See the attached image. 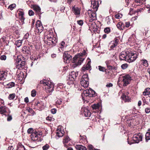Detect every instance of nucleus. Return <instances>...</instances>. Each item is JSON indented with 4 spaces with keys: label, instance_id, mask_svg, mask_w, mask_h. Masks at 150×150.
Returning a JSON list of instances; mask_svg holds the SVG:
<instances>
[{
    "label": "nucleus",
    "instance_id": "f257e3e1",
    "mask_svg": "<svg viewBox=\"0 0 150 150\" xmlns=\"http://www.w3.org/2000/svg\"><path fill=\"white\" fill-rule=\"evenodd\" d=\"M86 53V51L84 50L81 54L76 55L73 58L74 63L73 64L74 67L80 65L83 62L85 59V56Z\"/></svg>",
    "mask_w": 150,
    "mask_h": 150
},
{
    "label": "nucleus",
    "instance_id": "f03ea898",
    "mask_svg": "<svg viewBox=\"0 0 150 150\" xmlns=\"http://www.w3.org/2000/svg\"><path fill=\"white\" fill-rule=\"evenodd\" d=\"M40 83L43 84L45 86V88L46 92L50 94L54 90V83L50 81L44 80L40 81Z\"/></svg>",
    "mask_w": 150,
    "mask_h": 150
},
{
    "label": "nucleus",
    "instance_id": "7ed1b4c3",
    "mask_svg": "<svg viewBox=\"0 0 150 150\" xmlns=\"http://www.w3.org/2000/svg\"><path fill=\"white\" fill-rule=\"evenodd\" d=\"M95 94V91L92 89L90 88L88 90L84 91L81 94V96L83 99L84 100L85 98V97H94Z\"/></svg>",
    "mask_w": 150,
    "mask_h": 150
},
{
    "label": "nucleus",
    "instance_id": "20e7f679",
    "mask_svg": "<svg viewBox=\"0 0 150 150\" xmlns=\"http://www.w3.org/2000/svg\"><path fill=\"white\" fill-rule=\"evenodd\" d=\"M81 84L84 88H87L88 86V78L87 74H84L80 80Z\"/></svg>",
    "mask_w": 150,
    "mask_h": 150
},
{
    "label": "nucleus",
    "instance_id": "39448f33",
    "mask_svg": "<svg viewBox=\"0 0 150 150\" xmlns=\"http://www.w3.org/2000/svg\"><path fill=\"white\" fill-rule=\"evenodd\" d=\"M128 62H131L134 61L137 58V54L135 52H129L128 54Z\"/></svg>",
    "mask_w": 150,
    "mask_h": 150
},
{
    "label": "nucleus",
    "instance_id": "423d86ee",
    "mask_svg": "<svg viewBox=\"0 0 150 150\" xmlns=\"http://www.w3.org/2000/svg\"><path fill=\"white\" fill-rule=\"evenodd\" d=\"M122 82L124 86H126L130 82L131 80V77L129 75H127L122 77Z\"/></svg>",
    "mask_w": 150,
    "mask_h": 150
},
{
    "label": "nucleus",
    "instance_id": "0eeeda50",
    "mask_svg": "<svg viewBox=\"0 0 150 150\" xmlns=\"http://www.w3.org/2000/svg\"><path fill=\"white\" fill-rule=\"evenodd\" d=\"M16 68L21 69V68H24L25 62L24 61L22 60L20 58H18L16 60Z\"/></svg>",
    "mask_w": 150,
    "mask_h": 150
},
{
    "label": "nucleus",
    "instance_id": "6e6552de",
    "mask_svg": "<svg viewBox=\"0 0 150 150\" xmlns=\"http://www.w3.org/2000/svg\"><path fill=\"white\" fill-rule=\"evenodd\" d=\"M129 51H123L119 55V58L121 60H127L128 61V54Z\"/></svg>",
    "mask_w": 150,
    "mask_h": 150
},
{
    "label": "nucleus",
    "instance_id": "1a4fd4ad",
    "mask_svg": "<svg viewBox=\"0 0 150 150\" xmlns=\"http://www.w3.org/2000/svg\"><path fill=\"white\" fill-rule=\"evenodd\" d=\"M87 63L86 64L84 65L81 68L82 72H84L86 70H91V61L90 59H87Z\"/></svg>",
    "mask_w": 150,
    "mask_h": 150
},
{
    "label": "nucleus",
    "instance_id": "9d476101",
    "mask_svg": "<svg viewBox=\"0 0 150 150\" xmlns=\"http://www.w3.org/2000/svg\"><path fill=\"white\" fill-rule=\"evenodd\" d=\"M63 58L64 62L67 63H69L70 61L71 60L72 57L67 52H65L63 54Z\"/></svg>",
    "mask_w": 150,
    "mask_h": 150
},
{
    "label": "nucleus",
    "instance_id": "9b49d317",
    "mask_svg": "<svg viewBox=\"0 0 150 150\" xmlns=\"http://www.w3.org/2000/svg\"><path fill=\"white\" fill-rule=\"evenodd\" d=\"M41 132H38L36 131H34L31 135V138L33 140H37L38 138H40L42 136Z\"/></svg>",
    "mask_w": 150,
    "mask_h": 150
},
{
    "label": "nucleus",
    "instance_id": "f8f14e48",
    "mask_svg": "<svg viewBox=\"0 0 150 150\" xmlns=\"http://www.w3.org/2000/svg\"><path fill=\"white\" fill-rule=\"evenodd\" d=\"M91 7L95 11H97L99 7V2L96 0H91Z\"/></svg>",
    "mask_w": 150,
    "mask_h": 150
},
{
    "label": "nucleus",
    "instance_id": "ddd939ff",
    "mask_svg": "<svg viewBox=\"0 0 150 150\" xmlns=\"http://www.w3.org/2000/svg\"><path fill=\"white\" fill-rule=\"evenodd\" d=\"M142 136L140 134H135L132 137L133 140L136 143H138L142 140Z\"/></svg>",
    "mask_w": 150,
    "mask_h": 150
},
{
    "label": "nucleus",
    "instance_id": "4468645a",
    "mask_svg": "<svg viewBox=\"0 0 150 150\" xmlns=\"http://www.w3.org/2000/svg\"><path fill=\"white\" fill-rule=\"evenodd\" d=\"M72 11L74 14L76 16V17L79 16L80 13V9L78 7L75 6L73 7Z\"/></svg>",
    "mask_w": 150,
    "mask_h": 150
},
{
    "label": "nucleus",
    "instance_id": "2eb2a0df",
    "mask_svg": "<svg viewBox=\"0 0 150 150\" xmlns=\"http://www.w3.org/2000/svg\"><path fill=\"white\" fill-rule=\"evenodd\" d=\"M96 11H95V10L91 11V12L89 13V16L90 17V19L89 20L90 22H92L93 21L96 20Z\"/></svg>",
    "mask_w": 150,
    "mask_h": 150
},
{
    "label": "nucleus",
    "instance_id": "dca6fc26",
    "mask_svg": "<svg viewBox=\"0 0 150 150\" xmlns=\"http://www.w3.org/2000/svg\"><path fill=\"white\" fill-rule=\"evenodd\" d=\"M36 27L38 32L41 33L43 29V27L41 22L40 21H38L36 23Z\"/></svg>",
    "mask_w": 150,
    "mask_h": 150
},
{
    "label": "nucleus",
    "instance_id": "f3484780",
    "mask_svg": "<svg viewBox=\"0 0 150 150\" xmlns=\"http://www.w3.org/2000/svg\"><path fill=\"white\" fill-rule=\"evenodd\" d=\"M64 133V132L62 128L60 127V128H57L56 131L57 136H58L59 137H61L63 136Z\"/></svg>",
    "mask_w": 150,
    "mask_h": 150
},
{
    "label": "nucleus",
    "instance_id": "a211bd4d",
    "mask_svg": "<svg viewBox=\"0 0 150 150\" xmlns=\"http://www.w3.org/2000/svg\"><path fill=\"white\" fill-rule=\"evenodd\" d=\"M22 50L24 53L30 54V49L29 47L24 46L22 49Z\"/></svg>",
    "mask_w": 150,
    "mask_h": 150
},
{
    "label": "nucleus",
    "instance_id": "6ab92c4d",
    "mask_svg": "<svg viewBox=\"0 0 150 150\" xmlns=\"http://www.w3.org/2000/svg\"><path fill=\"white\" fill-rule=\"evenodd\" d=\"M17 12L19 15L20 19L22 22H23L25 18L23 17L24 13L22 11V10L19 9L18 10Z\"/></svg>",
    "mask_w": 150,
    "mask_h": 150
},
{
    "label": "nucleus",
    "instance_id": "aec40b11",
    "mask_svg": "<svg viewBox=\"0 0 150 150\" xmlns=\"http://www.w3.org/2000/svg\"><path fill=\"white\" fill-rule=\"evenodd\" d=\"M78 75L77 73L74 71H72L69 74V78L72 81L74 80Z\"/></svg>",
    "mask_w": 150,
    "mask_h": 150
},
{
    "label": "nucleus",
    "instance_id": "412c9836",
    "mask_svg": "<svg viewBox=\"0 0 150 150\" xmlns=\"http://www.w3.org/2000/svg\"><path fill=\"white\" fill-rule=\"evenodd\" d=\"M56 42V38H52L47 40V44L49 45H50L54 44Z\"/></svg>",
    "mask_w": 150,
    "mask_h": 150
},
{
    "label": "nucleus",
    "instance_id": "4be33fe9",
    "mask_svg": "<svg viewBox=\"0 0 150 150\" xmlns=\"http://www.w3.org/2000/svg\"><path fill=\"white\" fill-rule=\"evenodd\" d=\"M117 26L118 28L120 30H123L125 28V25L124 23L120 22L117 25Z\"/></svg>",
    "mask_w": 150,
    "mask_h": 150
},
{
    "label": "nucleus",
    "instance_id": "5701e85b",
    "mask_svg": "<svg viewBox=\"0 0 150 150\" xmlns=\"http://www.w3.org/2000/svg\"><path fill=\"white\" fill-rule=\"evenodd\" d=\"M83 113L84 115L86 117H90L91 112L86 108H83Z\"/></svg>",
    "mask_w": 150,
    "mask_h": 150
},
{
    "label": "nucleus",
    "instance_id": "b1692460",
    "mask_svg": "<svg viewBox=\"0 0 150 150\" xmlns=\"http://www.w3.org/2000/svg\"><path fill=\"white\" fill-rule=\"evenodd\" d=\"M33 8L37 13L39 14L40 13V8L39 6L37 5H34L33 6Z\"/></svg>",
    "mask_w": 150,
    "mask_h": 150
},
{
    "label": "nucleus",
    "instance_id": "393cba45",
    "mask_svg": "<svg viewBox=\"0 0 150 150\" xmlns=\"http://www.w3.org/2000/svg\"><path fill=\"white\" fill-rule=\"evenodd\" d=\"M7 108L5 106H1L0 107V112L1 114H3L6 112Z\"/></svg>",
    "mask_w": 150,
    "mask_h": 150
},
{
    "label": "nucleus",
    "instance_id": "a878e982",
    "mask_svg": "<svg viewBox=\"0 0 150 150\" xmlns=\"http://www.w3.org/2000/svg\"><path fill=\"white\" fill-rule=\"evenodd\" d=\"M76 148L77 150H87L85 146L81 145H77Z\"/></svg>",
    "mask_w": 150,
    "mask_h": 150
},
{
    "label": "nucleus",
    "instance_id": "bb28decb",
    "mask_svg": "<svg viewBox=\"0 0 150 150\" xmlns=\"http://www.w3.org/2000/svg\"><path fill=\"white\" fill-rule=\"evenodd\" d=\"M150 93V88H148L146 89L143 93L144 96H149Z\"/></svg>",
    "mask_w": 150,
    "mask_h": 150
},
{
    "label": "nucleus",
    "instance_id": "cd10ccee",
    "mask_svg": "<svg viewBox=\"0 0 150 150\" xmlns=\"http://www.w3.org/2000/svg\"><path fill=\"white\" fill-rule=\"evenodd\" d=\"M59 47L61 51H63L64 48L66 47L65 45V43L64 41H62L59 44Z\"/></svg>",
    "mask_w": 150,
    "mask_h": 150
},
{
    "label": "nucleus",
    "instance_id": "c85d7f7f",
    "mask_svg": "<svg viewBox=\"0 0 150 150\" xmlns=\"http://www.w3.org/2000/svg\"><path fill=\"white\" fill-rule=\"evenodd\" d=\"M5 79V73L4 71L0 72V81L4 80Z\"/></svg>",
    "mask_w": 150,
    "mask_h": 150
},
{
    "label": "nucleus",
    "instance_id": "c756f323",
    "mask_svg": "<svg viewBox=\"0 0 150 150\" xmlns=\"http://www.w3.org/2000/svg\"><path fill=\"white\" fill-rule=\"evenodd\" d=\"M121 98H122V99L125 102H128L129 101V97L128 96H126L124 94L122 95L121 96Z\"/></svg>",
    "mask_w": 150,
    "mask_h": 150
},
{
    "label": "nucleus",
    "instance_id": "7c9ffc66",
    "mask_svg": "<svg viewBox=\"0 0 150 150\" xmlns=\"http://www.w3.org/2000/svg\"><path fill=\"white\" fill-rule=\"evenodd\" d=\"M150 139V132H147L145 135V141L146 142H148Z\"/></svg>",
    "mask_w": 150,
    "mask_h": 150
},
{
    "label": "nucleus",
    "instance_id": "2f4dec72",
    "mask_svg": "<svg viewBox=\"0 0 150 150\" xmlns=\"http://www.w3.org/2000/svg\"><path fill=\"white\" fill-rule=\"evenodd\" d=\"M22 43V41L21 40H18L16 41L15 44L18 47H19L21 45Z\"/></svg>",
    "mask_w": 150,
    "mask_h": 150
},
{
    "label": "nucleus",
    "instance_id": "473e14b6",
    "mask_svg": "<svg viewBox=\"0 0 150 150\" xmlns=\"http://www.w3.org/2000/svg\"><path fill=\"white\" fill-rule=\"evenodd\" d=\"M17 150H25V148L24 146L21 144H18L17 146Z\"/></svg>",
    "mask_w": 150,
    "mask_h": 150
},
{
    "label": "nucleus",
    "instance_id": "72a5a7b5",
    "mask_svg": "<svg viewBox=\"0 0 150 150\" xmlns=\"http://www.w3.org/2000/svg\"><path fill=\"white\" fill-rule=\"evenodd\" d=\"M16 5L15 4H12L10 5L8 7V8L12 11L16 7Z\"/></svg>",
    "mask_w": 150,
    "mask_h": 150
},
{
    "label": "nucleus",
    "instance_id": "f704fd0d",
    "mask_svg": "<svg viewBox=\"0 0 150 150\" xmlns=\"http://www.w3.org/2000/svg\"><path fill=\"white\" fill-rule=\"evenodd\" d=\"M46 38H47V40L50 39H51L52 38H55V37H54L53 34L51 33H49L47 34Z\"/></svg>",
    "mask_w": 150,
    "mask_h": 150
},
{
    "label": "nucleus",
    "instance_id": "c9c22d12",
    "mask_svg": "<svg viewBox=\"0 0 150 150\" xmlns=\"http://www.w3.org/2000/svg\"><path fill=\"white\" fill-rule=\"evenodd\" d=\"M16 96V94L14 93H12L9 94V95L8 98L10 100H13L15 98Z\"/></svg>",
    "mask_w": 150,
    "mask_h": 150
},
{
    "label": "nucleus",
    "instance_id": "e433bc0d",
    "mask_svg": "<svg viewBox=\"0 0 150 150\" xmlns=\"http://www.w3.org/2000/svg\"><path fill=\"white\" fill-rule=\"evenodd\" d=\"M141 62L143 64L145 67H148V64L147 61L146 59H143L141 60Z\"/></svg>",
    "mask_w": 150,
    "mask_h": 150
},
{
    "label": "nucleus",
    "instance_id": "4c0bfd02",
    "mask_svg": "<svg viewBox=\"0 0 150 150\" xmlns=\"http://www.w3.org/2000/svg\"><path fill=\"white\" fill-rule=\"evenodd\" d=\"M26 110L32 114L33 115H34L35 113V112L33 110L30 108H28L26 109Z\"/></svg>",
    "mask_w": 150,
    "mask_h": 150
},
{
    "label": "nucleus",
    "instance_id": "58836bf2",
    "mask_svg": "<svg viewBox=\"0 0 150 150\" xmlns=\"http://www.w3.org/2000/svg\"><path fill=\"white\" fill-rule=\"evenodd\" d=\"M135 38V35L134 34H132L129 38L128 40L130 42H133L134 41Z\"/></svg>",
    "mask_w": 150,
    "mask_h": 150
},
{
    "label": "nucleus",
    "instance_id": "ea45409f",
    "mask_svg": "<svg viewBox=\"0 0 150 150\" xmlns=\"http://www.w3.org/2000/svg\"><path fill=\"white\" fill-rule=\"evenodd\" d=\"M30 59L32 61L37 60L38 59V57L37 56L33 55L30 57Z\"/></svg>",
    "mask_w": 150,
    "mask_h": 150
},
{
    "label": "nucleus",
    "instance_id": "a19ab883",
    "mask_svg": "<svg viewBox=\"0 0 150 150\" xmlns=\"http://www.w3.org/2000/svg\"><path fill=\"white\" fill-rule=\"evenodd\" d=\"M92 108L93 110H96L99 108V105L97 104H94L92 105Z\"/></svg>",
    "mask_w": 150,
    "mask_h": 150
},
{
    "label": "nucleus",
    "instance_id": "79ce46f5",
    "mask_svg": "<svg viewBox=\"0 0 150 150\" xmlns=\"http://www.w3.org/2000/svg\"><path fill=\"white\" fill-rule=\"evenodd\" d=\"M98 69L99 71L103 72H104L106 71V69L105 67L100 66H98Z\"/></svg>",
    "mask_w": 150,
    "mask_h": 150
},
{
    "label": "nucleus",
    "instance_id": "37998d69",
    "mask_svg": "<svg viewBox=\"0 0 150 150\" xmlns=\"http://www.w3.org/2000/svg\"><path fill=\"white\" fill-rule=\"evenodd\" d=\"M128 67V64H127L125 63L121 65V67L123 69H126Z\"/></svg>",
    "mask_w": 150,
    "mask_h": 150
},
{
    "label": "nucleus",
    "instance_id": "c03bdc74",
    "mask_svg": "<svg viewBox=\"0 0 150 150\" xmlns=\"http://www.w3.org/2000/svg\"><path fill=\"white\" fill-rule=\"evenodd\" d=\"M70 140L69 137L66 136L63 140V142L64 143H67Z\"/></svg>",
    "mask_w": 150,
    "mask_h": 150
},
{
    "label": "nucleus",
    "instance_id": "a18cd8bd",
    "mask_svg": "<svg viewBox=\"0 0 150 150\" xmlns=\"http://www.w3.org/2000/svg\"><path fill=\"white\" fill-rule=\"evenodd\" d=\"M113 61L112 60H108L106 61L105 63L107 65V66H108L109 65H110L112 64V62Z\"/></svg>",
    "mask_w": 150,
    "mask_h": 150
},
{
    "label": "nucleus",
    "instance_id": "49530a36",
    "mask_svg": "<svg viewBox=\"0 0 150 150\" xmlns=\"http://www.w3.org/2000/svg\"><path fill=\"white\" fill-rule=\"evenodd\" d=\"M8 88H11L14 86L15 83L13 82H11L8 83Z\"/></svg>",
    "mask_w": 150,
    "mask_h": 150
},
{
    "label": "nucleus",
    "instance_id": "de8ad7c7",
    "mask_svg": "<svg viewBox=\"0 0 150 150\" xmlns=\"http://www.w3.org/2000/svg\"><path fill=\"white\" fill-rule=\"evenodd\" d=\"M122 15L121 14H117L115 16V17L117 19H119L122 17Z\"/></svg>",
    "mask_w": 150,
    "mask_h": 150
},
{
    "label": "nucleus",
    "instance_id": "09e8293b",
    "mask_svg": "<svg viewBox=\"0 0 150 150\" xmlns=\"http://www.w3.org/2000/svg\"><path fill=\"white\" fill-rule=\"evenodd\" d=\"M49 148V146L47 144H46L42 147V149L43 150H47Z\"/></svg>",
    "mask_w": 150,
    "mask_h": 150
},
{
    "label": "nucleus",
    "instance_id": "8fccbe9b",
    "mask_svg": "<svg viewBox=\"0 0 150 150\" xmlns=\"http://www.w3.org/2000/svg\"><path fill=\"white\" fill-rule=\"evenodd\" d=\"M36 94V92L35 90H33L31 91V95L32 97H35Z\"/></svg>",
    "mask_w": 150,
    "mask_h": 150
},
{
    "label": "nucleus",
    "instance_id": "3c124183",
    "mask_svg": "<svg viewBox=\"0 0 150 150\" xmlns=\"http://www.w3.org/2000/svg\"><path fill=\"white\" fill-rule=\"evenodd\" d=\"M63 86L61 84H59L57 86V91H60L59 89L62 88Z\"/></svg>",
    "mask_w": 150,
    "mask_h": 150
},
{
    "label": "nucleus",
    "instance_id": "603ef678",
    "mask_svg": "<svg viewBox=\"0 0 150 150\" xmlns=\"http://www.w3.org/2000/svg\"><path fill=\"white\" fill-rule=\"evenodd\" d=\"M104 31L105 33H109L110 31V29L109 28H105Z\"/></svg>",
    "mask_w": 150,
    "mask_h": 150
},
{
    "label": "nucleus",
    "instance_id": "864d4df0",
    "mask_svg": "<svg viewBox=\"0 0 150 150\" xmlns=\"http://www.w3.org/2000/svg\"><path fill=\"white\" fill-rule=\"evenodd\" d=\"M135 2L137 3H139L142 4L143 3L144 0H134Z\"/></svg>",
    "mask_w": 150,
    "mask_h": 150
},
{
    "label": "nucleus",
    "instance_id": "5fc2aeb1",
    "mask_svg": "<svg viewBox=\"0 0 150 150\" xmlns=\"http://www.w3.org/2000/svg\"><path fill=\"white\" fill-rule=\"evenodd\" d=\"M28 14L30 16H32L34 15V12L32 10H29L28 12Z\"/></svg>",
    "mask_w": 150,
    "mask_h": 150
},
{
    "label": "nucleus",
    "instance_id": "6e6d98bb",
    "mask_svg": "<svg viewBox=\"0 0 150 150\" xmlns=\"http://www.w3.org/2000/svg\"><path fill=\"white\" fill-rule=\"evenodd\" d=\"M112 42V45L110 46V48H111L112 49L117 46V45L116 43H115L113 42Z\"/></svg>",
    "mask_w": 150,
    "mask_h": 150
},
{
    "label": "nucleus",
    "instance_id": "4d7b16f0",
    "mask_svg": "<svg viewBox=\"0 0 150 150\" xmlns=\"http://www.w3.org/2000/svg\"><path fill=\"white\" fill-rule=\"evenodd\" d=\"M62 99H58L56 101V103L59 105H60L62 103Z\"/></svg>",
    "mask_w": 150,
    "mask_h": 150
},
{
    "label": "nucleus",
    "instance_id": "13d9d810",
    "mask_svg": "<svg viewBox=\"0 0 150 150\" xmlns=\"http://www.w3.org/2000/svg\"><path fill=\"white\" fill-rule=\"evenodd\" d=\"M77 23L78 24L81 26L83 24V21L81 20L78 21H77Z\"/></svg>",
    "mask_w": 150,
    "mask_h": 150
},
{
    "label": "nucleus",
    "instance_id": "bf43d9fd",
    "mask_svg": "<svg viewBox=\"0 0 150 150\" xmlns=\"http://www.w3.org/2000/svg\"><path fill=\"white\" fill-rule=\"evenodd\" d=\"M57 110L55 108H53L51 110V112L52 114H54L56 113L57 112Z\"/></svg>",
    "mask_w": 150,
    "mask_h": 150
},
{
    "label": "nucleus",
    "instance_id": "052dcab7",
    "mask_svg": "<svg viewBox=\"0 0 150 150\" xmlns=\"http://www.w3.org/2000/svg\"><path fill=\"white\" fill-rule=\"evenodd\" d=\"M6 55H3L0 57V59L1 60H5L6 59Z\"/></svg>",
    "mask_w": 150,
    "mask_h": 150
},
{
    "label": "nucleus",
    "instance_id": "680f3d73",
    "mask_svg": "<svg viewBox=\"0 0 150 150\" xmlns=\"http://www.w3.org/2000/svg\"><path fill=\"white\" fill-rule=\"evenodd\" d=\"M28 133L30 134L31 133L33 132V129L32 128H29L27 131Z\"/></svg>",
    "mask_w": 150,
    "mask_h": 150
},
{
    "label": "nucleus",
    "instance_id": "e2e57ef3",
    "mask_svg": "<svg viewBox=\"0 0 150 150\" xmlns=\"http://www.w3.org/2000/svg\"><path fill=\"white\" fill-rule=\"evenodd\" d=\"M88 147L89 150H93V147L92 145H89Z\"/></svg>",
    "mask_w": 150,
    "mask_h": 150
},
{
    "label": "nucleus",
    "instance_id": "0e129e2a",
    "mask_svg": "<svg viewBox=\"0 0 150 150\" xmlns=\"http://www.w3.org/2000/svg\"><path fill=\"white\" fill-rule=\"evenodd\" d=\"M130 25V23L129 22H127L125 23V26L126 28L129 27Z\"/></svg>",
    "mask_w": 150,
    "mask_h": 150
},
{
    "label": "nucleus",
    "instance_id": "69168bd1",
    "mask_svg": "<svg viewBox=\"0 0 150 150\" xmlns=\"http://www.w3.org/2000/svg\"><path fill=\"white\" fill-rule=\"evenodd\" d=\"M12 119V117L11 116L8 115L7 118V121H10Z\"/></svg>",
    "mask_w": 150,
    "mask_h": 150
},
{
    "label": "nucleus",
    "instance_id": "338daca9",
    "mask_svg": "<svg viewBox=\"0 0 150 150\" xmlns=\"http://www.w3.org/2000/svg\"><path fill=\"white\" fill-rule=\"evenodd\" d=\"M107 68L109 69H113L114 67H113L112 66L110 65H109L107 66Z\"/></svg>",
    "mask_w": 150,
    "mask_h": 150
},
{
    "label": "nucleus",
    "instance_id": "774afa93",
    "mask_svg": "<svg viewBox=\"0 0 150 150\" xmlns=\"http://www.w3.org/2000/svg\"><path fill=\"white\" fill-rule=\"evenodd\" d=\"M24 102L26 103H28L29 102V99L28 97H26L25 98H24Z\"/></svg>",
    "mask_w": 150,
    "mask_h": 150
}]
</instances>
